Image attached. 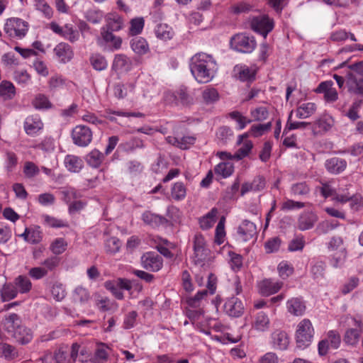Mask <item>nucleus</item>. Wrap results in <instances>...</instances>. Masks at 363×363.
<instances>
[{
  "label": "nucleus",
  "mask_w": 363,
  "mask_h": 363,
  "mask_svg": "<svg viewBox=\"0 0 363 363\" xmlns=\"http://www.w3.org/2000/svg\"><path fill=\"white\" fill-rule=\"evenodd\" d=\"M64 164L70 172L78 173L84 166L83 160L75 155H68L65 157Z\"/></svg>",
  "instance_id": "nucleus-35"
},
{
  "label": "nucleus",
  "mask_w": 363,
  "mask_h": 363,
  "mask_svg": "<svg viewBox=\"0 0 363 363\" xmlns=\"http://www.w3.org/2000/svg\"><path fill=\"white\" fill-rule=\"evenodd\" d=\"M16 95V88L13 83L9 81H2L0 84V96L4 100H10Z\"/></svg>",
  "instance_id": "nucleus-49"
},
{
  "label": "nucleus",
  "mask_w": 363,
  "mask_h": 363,
  "mask_svg": "<svg viewBox=\"0 0 363 363\" xmlns=\"http://www.w3.org/2000/svg\"><path fill=\"white\" fill-rule=\"evenodd\" d=\"M53 52L57 60L62 64L71 61L74 57L72 47L66 43H60L54 48Z\"/></svg>",
  "instance_id": "nucleus-13"
},
{
  "label": "nucleus",
  "mask_w": 363,
  "mask_h": 363,
  "mask_svg": "<svg viewBox=\"0 0 363 363\" xmlns=\"http://www.w3.org/2000/svg\"><path fill=\"white\" fill-rule=\"evenodd\" d=\"M86 163L93 168L100 167L104 160V155L97 149L92 150L85 157Z\"/></svg>",
  "instance_id": "nucleus-47"
},
{
  "label": "nucleus",
  "mask_w": 363,
  "mask_h": 363,
  "mask_svg": "<svg viewBox=\"0 0 363 363\" xmlns=\"http://www.w3.org/2000/svg\"><path fill=\"white\" fill-rule=\"evenodd\" d=\"M234 72L242 82L252 81L255 78V71L245 65H238L234 67Z\"/></svg>",
  "instance_id": "nucleus-37"
},
{
  "label": "nucleus",
  "mask_w": 363,
  "mask_h": 363,
  "mask_svg": "<svg viewBox=\"0 0 363 363\" xmlns=\"http://www.w3.org/2000/svg\"><path fill=\"white\" fill-rule=\"evenodd\" d=\"M138 313L135 311H131L124 315L123 328L125 330H130L138 324Z\"/></svg>",
  "instance_id": "nucleus-57"
},
{
  "label": "nucleus",
  "mask_w": 363,
  "mask_h": 363,
  "mask_svg": "<svg viewBox=\"0 0 363 363\" xmlns=\"http://www.w3.org/2000/svg\"><path fill=\"white\" fill-rule=\"evenodd\" d=\"M259 291L262 296H268L277 293L283 286V282L272 279H266L259 283Z\"/></svg>",
  "instance_id": "nucleus-17"
},
{
  "label": "nucleus",
  "mask_w": 363,
  "mask_h": 363,
  "mask_svg": "<svg viewBox=\"0 0 363 363\" xmlns=\"http://www.w3.org/2000/svg\"><path fill=\"white\" fill-rule=\"evenodd\" d=\"M224 311L229 316L238 318L244 313V306L238 298L232 296L224 303Z\"/></svg>",
  "instance_id": "nucleus-15"
},
{
  "label": "nucleus",
  "mask_w": 363,
  "mask_h": 363,
  "mask_svg": "<svg viewBox=\"0 0 363 363\" xmlns=\"http://www.w3.org/2000/svg\"><path fill=\"white\" fill-rule=\"evenodd\" d=\"M352 325L354 328L345 330L343 341L348 346L356 347L359 342L363 331V322L359 319L353 318H352Z\"/></svg>",
  "instance_id": "nucleus-8"
},
{
  "label": "nucleus",
  "mask_w": 363,
  "mask_h": 363,
  "mask_svg": "<svg viewBox=\"0 0 363 363\" xmlns=\"http://www.w3.org/2000/svg\"><path fill=\"white\" fill-rule=\"evenodd\" d=\"M247 138L248 135L247 133L238 136L237 145H241V147L235 152L236 160H240L246 157L251 152L253 144Z\"/></svg>",
  "instance_id": "nucleus-21"
},
{
  "label": "nucleus",
  "mask_w": 363,
  "mask_h": 363,
  "mask_svg": "<svg viewBox=\"0 0 363 363\" xmlns=\"http://www.w3.org/2000/svg\"><path fill=\"white\" fill-rule=\"evenodd\" d=\"M325 166L330 173L337 174L345 169L347 162L339 157H333L326 160Z\"/></svg>",
  "instance_id": "nucleus-32"
},
{
  "label": "nucleus",
  "mask_w": 363,
  "mask_h": 363,
  "mask_svg": "<svg viewBox=\"0 0 363 363\" xmlns=\"http://www.w3.org/2000/svg\"><path fill=\"white\" fill-rule=\"evenodd\" d=\"M272 343L274 349L284 350L289 345V337L285 331L276 330L272 333Z\"/></svg>",
  "instance_id": "nucleus-25"
},
{
  "label": "nucleus",
  "mask_w": 363,
  "mask_h": 363,
  "mask_svg": "<svg viewBox=\"0 0 363 363\" xmlns=\"http://www.w3.org/2000/svg\"><path fill=\"white\" fill-rule=\"evenodd\" d=\"M207 289L199 291L195 296L190 298L188 301L189 305L191 307L197 308L200 307L201 301L203 300L208 294V291L211 294H213L216 290V277L213 274H210L208 277Z\"/></svg>",
  "instance_id": "nucleus-10"
},
{
  "label": "nucleus",
  "mask_w": 363,
  "mask_h": 363,
  "mask_svg": "<svg viewBox=\"0 0 363 363\" xmlns=\"http://www.w3.org/2000/svg\"><path fill=\"white\" fill-rule=\"evenodd\" d=\"M13 284L20 294H28L32 289V283L28 277L19 275L15 278Z\"/></svg>",
  "instance_id": "nucleus-42"
},
{
  "label": "nucleus",
  "mask_w": 363,
  "mask_h": 363,
  "mask_svg": "<svg viewBox=\"0 0 363 363\" xmlns=\"http://www.w3.org/2000/svg\"><path fill=\"white\" fill-rule=\"evenodd\" d=\"M333 84L334 83L331 80L322 82L316 88L315 92L323 93L326 102H335L338 99V93L337 90L333 87Z\"/></svg>",
  "instance_id": "nucleus-14"
},
{
  "label": "nucleus",
  "mask_w": 363,
  "mask_h": 363,
  "mask_svg": "<svg viewBox=\"0 0 363 363\" xmlns=\"http://www.w3.org/2000/svg\"><path fill=\"white\" fill-rule=\"evenodd\" d=\"M229 117L235 121L237 123V128L238 130L244 129L247 124L252 122V120L248 119L247 117L244 116L240 112L238 111H232L229 113Z\"/></svg>",
  "instance_id": "nucleus-58"
},
{
  "label": "nucleus",
  "mask_w": 363,
  "mask_h": 363,
  "mask_svg": "<svg viewBox=\"0 0 363 363\" xmlns=\"http://www.w3.org/2000/svg\"><path fill=\"white\" fill-rule=\"evenodd\" d=\"M225 218L223 216L220 218L216 228L214 242L218 245L224 243L225 240L226 233L225 230Z\"/></svg>",
  "instance_id": "nucleus-52"
},
{
  "label": "nucleus",
  "mask_w": 363,
  "mask_h": 363,
  "mask_svg": "<svg viewBox=\"0 0 363 363\" xmlns=\"http://www.w3.org/2000/svg\"><path fill=\"white\" fill-rule=\"evenodd\" d=\"M141 264L147 270L157 272L162 267L163 260L157 253L147 252L142 256Z\"/></svg>",
  "instance_id": "nucleus-11"
},
{
  "label": "nucleus",
  "mask_w": 363,
  "mask_h": 363,
  "mask_svg": "<svg viewBox=\"0 0 363 363\" xmlns=\"http://www.w3.org/2000/svg\"><path fill=\"white\" fill-rule=\"evenodd\" d=\"M256 40L252 35L239 33L231 38V48L240 52L251 53L256 48Z\"/></svg>",
  "instance_id": "nucleus-3"
},
{
  "label": "nucleus",
  "mask_w": 363,
  "mask_h": 363,
  "mask_svg": "<svg viewBox=\"0 0 363 363\" xmlns=\"http://www.w3.org/2000/svg\"><path fill=\"white\" fill-rule=\"evenodd\" d=\"M101 35L103 40L111 47V50H118L121 48V38L115 35L113 32L106 30L105 27L101 28Z\"/></svg>",
  "instance_id": "nucleus-30"
},
{
  "label": "nucleus",
  "mask_w": 363,
  "mask_h": 363,
  "mask_svg": "<svg viewBox=\"0 0 363 363\" xmlns=\"http://www.w3.org/2000/svg\"><path fill=\"white\" fill-rule=\"evenodd\" d=\"M266 182L262 176H257L251 182H245L242 184L240 191L241 196L250 191H260L265 188Z\"/></svg>",
  "instance_id": "nucleus-26"
},
{
  "label": "nucleus",
  "mask_w": 363,
  "mask_h": 363,
  "mask_svg": "<svg viewBox=\"0 0 363 363\" xmlns=\"http://www.w3.org/2000/svg\"><path fill=\"white\" fill-rule=\"evenodd\" d=\"M62 37L72 43H74L79 40V33L77 30L74 28L72 24H66L64 26Z\"/></svg>",
  "instance_id": "nucleus-62"
},
{
  "label": "nucleus",
  "mask_w": 363,
  "mask_h": 363,
  "mask_svg": "<svg viewBox=\"0 0 363 363\" xmlns=\"http://www.w3.org/2000/svg\"><path fill=\"white\" fill-rule=\"evenodd\" d=\"M43 123L38 114L27 116L23 123L26 133L32 137L38 135L43 129Z\"/></svg>",
  "instance_id": "nucleus-12"
},
{
  "label": "nucleus",
  "mask_w": 363,
  "mask_h": 363,
  "mask_svg": "<svg viewBox=\"0 0 363 363\" xmlns=\"http://www.w3.org/2000/svg\"><path fill=\"white\" fill-rule=\"evenodd\" d=\"M31 104L38 111H47L52 108V104L49 97L41 93L34 96Z\"/></svg>",
  "instance_id": "nucleus-36"
},
{
  "label": "nucleus",
  "mask_w": 363,
  "mask_h": 363,
  "mask_svg": "<svg viewBox=\"0 0 363 363\" xmlns=\"http://www.w3.org/2000/svg\"><path fill=\"white\" fill-rule=\"evenodd\" d=\"M326 338L318 344V351L320 356L328 354L330 348L337 350L341 345V337L337 330H331L327 333Z\"/></svg>",
  "instance_id": "nucleus-5"
},
{
  "label": "nucleus",
  "mask_w": 363,
  "mask_h": 363,
  "mask_svg": "<svg viewBox=\"0 0 363 363\" xmlns=\"http://www.w3.org/2000/svg\"><path fill=\"white\" fill-rule=\"evenodd\" d=\"M250 26L255 32L266 38L268 33L273 30L274 24L272 18L263 14L253 16L250 20Z\"/></svg>",
  "instance_id": "nucleus-7"
},
{
  "label": "nucleus",
  "mask_w": 363,
  "mask_h": 363,
  "mask_svg": "<svg viewBox=\"0 0 363 363\" xmlns=\"http://www.w3.org/2000/svg\"><path fill=\"white\" fill-rule=\"evenodd\" d=\"M193 242V262L195 264L203 265L209 254V250L206 247L205 239L201 234H196Z\"/></svg>",
  "instance_id": "nucleus-6"
},
{
  "label": "nucleus",
  "mask_w": 363,
  "mask_h": 363,
  "mask_svg": "<svg viewBox=\"0 0 363 363\" xmlns=\"http://www.w3.org/2000/svg\"><path fill=\"white\" fill-rule=\"evenodd\" d=\"M270 320L263 311L258 312L254 317L252 328L258 332H265L269 330Z\"/></svg>",
  "instance_id": "nucleus-29"
},
{
  "label": "nucleus",
  "mask_w": 363,
  "mask_h": 363,
  "mask_svg": "<svg viewBox=\"0 0 363 363\" xmlns=\"http://www.w3.org/2000/svg\"><path fill=\"white\" fill-rule=\"evenodd\" d=\"M0 352L1 355L8 361L13 360L19 357L17 349L9 344H0Z\"/></svg>",
  "instance_id": "nucleus-50"
},
{
  "label": "nucleus",
  "mask_w": 363,
  "mask_h": 363,
  "mask_svg": "<svg viewBox=\"0 0 363 363\" xmlns=\"http://www.w3.org/2000/svg\"><path fill=\"white\" fill-rule=\"evenodd\" d=\"M133 68V62L130 58L123 54L115 55L112 64V69L118 72H129Z\"/></svg>",
  "instance_id": "nucleus-28"
},
{
  "label": "nucleus",
  "mask_w": 363,
  "mask_h": 363,
  "mask_svg": "<svg viewBox=\"0 0 363 363\" xmlns=\"http://www.w3.org/2000/svg\"><path fill=\"white\" fill-rule=\"evenodd\" d=\"M104 15L103 11L96 9H90L84 13V18L93 24H98L101 22Z\"/></svg>",
  "instance_id": "nucleus-60"
},
{
  "label": "nucleus",
  "mask_w": 363,
  "mask_h": 363,
  "mask_svg": "<svg viewBox=\"0 0 363 363\" xmlns=\"http://www.w3.org/2000/svg\"><path fill=\"white\" fill-rule=\"evenodd\" d=\"M154 32L157 38L163 41L169 40L174 35L173 28L167 23L157 24L154 29Z\"/></svg>",
  "instance_id": "nucleus-34"
},
{
  "label": "nucleus",
  "mask_w": 363,
  "mask_h": 363,
  "mask_svg": "<svg viewBox=\"0 0 363 363\" xmlns=\"http://www.w3.org/2000/svg\"><path fill=\"white\" fill-rule=\"evenodd\" d=\"M145 26V20L143 17H136L130 20L129 35L134 36L140 34Z\"/></svg>",
  "instance_id": "nucleus-56"
},
{
  "label": "nucleus",
  "mask_w": 363,
  "mask_h": 363,
  "mask_svg": "<svg viewBox=\"0 0 363 363\" xmlns=\"http://www.w3.org/2000/svg\"><path fill=\"white\" fill-rule=\"evenodd\" d=\"M13 79L17 84L24 87L27 86L30 80V75L26 69H17L13 72Z\"/></svg>",
  "instance_id": "nucleus-61"
},
{
  "label": "nucleus",
  "mask_w": 363,
  "mask_h": 363,
  "mask_svg": "<svg viewBox=\"0 0 363 363\" xmlns=\"http://www.w3.org/2000/svg\"><path fill=\"white\" fill-rule=\"evenodd\" d=\"M316 105L313 102L303 103L296 109V116L298 118H307L312 116L316 111Z\"/></svg>",
  "instance_id": "nucleus-43"
},
{
  "label": "nucleus",
  "mask_w": 363,
  "mask_h": 363,
  "mask_svg": "<svg viewBox=\"0 0 363 363\" xmlns=\"http://www.w3.org/2000/svg\"><path fill=\"white\" fill-rule=\"evenodd\" d=\"M310 191L311 188L306 182L294 183L290 186V194L293 196L305 197Z\"/></svg>",
  "instance_id": "nucleus-40"
},
{
  "label": "nucleus",
  "mask_w": 363,
  "mask_h": 363,
  "mask_svg": "<svg viewBox=\"0 0 363 363\" xmlns=\"http://www.w3.org/2000/svg\"><path fill=\"white\" fill-rule=\"evenodd\" d=\"M71 355L75 362L84 363L90 359L91 352L86 346L74 342L71 346Z\"/></svg>",
  "instance_id": "nucleus-27"
},
{
  "label": "nucleus",
  "mask_w": 363,
  "mask_h": 363,
  "mask_svg": "<svg viewBox=\"0 0 363 363\" xmlns=\"http://www.w3.org/2000/svg\"><path fill=\"white\" fill-rule=\"evenodd\" d=\"M18 292L13 283L5 284L1 290V297L3 301L15 298Z\"/></svg>",
  "instance_id": "nucleus-53"
},
{
  "label": "nucleus",
  "mask_w": 363,
  "mask_h": 363,
  "mask_svg": "<svg viewBox=\"0 0 363 363\" xmlns=\"http://www.w3.org/2000/svg\"><path fill=\"white\" fill-rule=\"evenodd\" d=\"M186 196V188L182 182L174 183L171 187V197L176 201H183Z\"/></svg>",
  "instance_id": "nucleus-48"
},
{
  "label": "nucleus",
  "mask_w": 363,
  "mask_h": 363,
  "mask_svg": "<svg viewBox=\"0 0 363 363\" xmlns=\"http://www.w3.org/2000/svg\"><path fill=\"white\" fill-rule=\"evenodd\" d=\"M237 233L243 241H247L257 234L256 225L250 220H244L238 226Z\"/></svg>",
  "instance_id": "nucleus-23"
},
{
  "label": "nucleus",
  "mask_w": 363,
  "mask_h": 363,
  "mask_svg": "<svg viewBox=\"0 0 363 363\" xmlns=\"http://www.w3.org/2000/svg\"><path fill=\"white\" fill-rule=\"evenodd\" d=\"M104 287L109 291L116 298L122 300L124 298V295L122 291H121L116 280H108L104 283Z\"/></svg>",
  "instance_id": "nucleus-63"
},
{
  "label": "nucleus",
  "mask_w": 363,
  "mask_h": 363,
  "mask_svg": "<svg viewBox=\"0 0 363 363\" xmlns=\"http://www.w3.org/2000/svg\"><path fill=\"white\" fill-rule=\"evenodd\" d=\"M28 30V23L18 18H9L4 25L5 33L11 38L21 39Z\"/></svg>",
  "instance_id": "nucleus-4"
},
{
  "label": "nucleus",
  "mask_w": 363,
  "mask_h": 363,
  "mask_svg": "<svg viewBox=\"0 0 363 363\" xmlns=\"http://www.w3.org/2000/svg\"><path fill=\"white\" fill-rule=\"evenodd\" d=\"M14 339L19 344L26 345L33 339V332L24 325H21L11 333Z\"/></svg>",
  "instance_id": "nucleus-31"
},
{
  "label": "nucleus",
  "mask_w": 363,
  "mask_h": 363,
  "mask_svg": "<svg viewBox=\"0 0 363 363\" xmlns=\"http://www.w3.org/2000/svg\"><path fill=\"white\" fill-rule=\"evenodd\" d=\"M325 263L320 259H313L311 263V274L315 280L324 278Z\"/></svg>",
  "instance_id": "nucleus-44"
},
{
  "label": "nucleus",
  "mask_w": 363,
  "mask_h": 363,
  "mask_svg": "<svg viewBox=\"0 0 363 363\" xmlns=\"http://www.w3.org/2000/svg\"><path fill=\"white\" fill-rule=\"evenodd\" d=\"M108 347L104 343H99L95 350L94 357L91 359L93 363H103L108 358L107 350Z\"/></svg>",
  "instance_id": "nucleus-51"
},
{
  "label": "nucleus",
  "mask_w": 363,
  "mask_h": 363,
  "mask_svg": "<svg viewBox=\"0 0 363 363\" xmlns=\"http://www.w3.org/2000/svg\"><path fill=\"white\" fill-rule=\"evenodd\" d=\"M143 141L139 138L133 137L130 140L123 142L119 145V148L125 152H132L136 149L144 147Z\"/></svg>",
  "instance_id": "nucleus-46"
},
{
  "label": "nucleus",
  "mask_w": 363,
  "mask_h": 363,
  "mask_svg": "<svg viewBox=\"0 0 363 363\" xmlns=\"http://www.w3.org/2000/svg\"><path fill=\"white\" fill-rule=\"evenodd\" d=\"M72 298L74 303L80 306H84L89 301L90 294L86 289L82 286H77L73 291Z\"/></svg>",
  "instance_id": "nucleus-45"
},
{
  "label": "nucleus",
  "mask_w": 363,
  "mask_h": 363,
  "mask_svg": "<svg viewBox=\"0 0 363 363\" xmlns=\"http://www.w3.org/2000/svg\"><path fill=\"white\" fill-rule=\"evenodd\" d=\"M218 210L212 208L208 213L199 219V225L202 230H208L213 227L216 221Z\"/></svg>",
  "instance_id": "nucleus-41"
},
{
  "label": "nucleus",
  "mask_w": 363,
  "mask_h": 363,
  "mask_svg": "<svg viewBox=\"0 0 363 363\" xmlns=\"http://www.w3.org/2000/svg\"><path fill=\"white\" fill-rule=\"evenodd\" d=\"M314 328L309 319L304 318L297 325L295 332L296 347L304 350L308 347L313 340Z\"/></svg>",
  "instance_id": "nucleus-2"
},
{
  "label": "nucleus",
  "mask_w": 363,
  "mask_h": 363,
  "mask_svg": "<svg viewBox=\"0 0 363 363\" xmlns=\"http://www.w3.org/2000/svg\"><path fill=\"white\" fill-rule=\"evenodd\" d=\"M130 47L133 51L139 55L147 54L149 50V45L147 40L142 37H135L130 40Z\"/></svg>",
  "instance_id": "nucleus-38"
},
{
  "label": "nucleus",
  "mask_w": 363,
  "mask_h": 363,
  "mask_svg": "<svg viewBox=\"0 0 363 363\" xmlns=\"http://www.w3.org/2000/svg\"><path fill=\"white\" fill-rule=\"evenodd\" d=\"M121 246V240L116 237L109 238L105 242V250L107 253H117L118 252H119Z\"/></svg>",
  "instance_id": "nucleus-64"
},
{
  "label": "nucleus",
  "mask_w": 363,
  "mask_h": 363,
  "mask_svg": "<svg viewBox=\"0 0 363 363\" xmlns=\"http://www.w3.org/2000/svg\"><path fill=\"white\" fill-rule=\"evenodd\" d=\"M191 73L199 83H208L216 76L218 64L214 57L206 52H198L189 61Z\"/></svg>",
  "instance_id": "nucleus-1"
},
{
  "label": "nucleus",
  "mask_w": 363,
  "mask_h": 363,
  "mask_svg": "<svg viewBox=\"0 0 363 363\" xmlns=\"http://www.w3.org/2000/svg\"><path fill=\"white\" fill-rule=\"evenodd\" d=\"M347 86L348 91L354 95L363 97V78L350 72L347 75Z\"/></svg>",
  "instance_id": "nucleus-19"
},
{
  "label": "nucleus",
  "mask_w": 363,
  "mask_h": 363,
  "mask_svg": "<svg viewBox=\"0 0 363 363\" xmlns=\"http://www.w3.org/2000/svg\"><path fill=\"white\" fill-rule=\"evenodd\" d=\"M65 196V201L69 203V213H74L83 209L86 205L82 201H74L72 202V199H77L79 196V193L74 188H69L63 191Z\"/></svg>",
  "instance_id": "nucleus-16"
},
{
  "label": "nucleus",
  "mask_w": 363,
  "mask_h": 363,
  "mask_svg": "<svg viewBox=\"0 0 363 363\" xmlns=\"http://www.w3.org/2000/svg\"><path fill=\"white\" fill-rule=\"evenodd\" d=\"M334 125L333 117L328 115L323 116L315 121L313 124L312 130L314 135H322L331 129Z\"/></svg>",
  "instance_id": "nucleus-22"
},
{
  "label": "nucleus",
  "mask_w": 363,
  "mask_h": 363,
  "mask_svg": "<svg viewBox=\"0 0 363 363\" xmlns=\"http://www.w3.org/2000/svg\"><path fill=\"white\" fill-rule=\"evenodd\" d=\"M92 67L96 71H102L107 68L108 62L101 54H93L89 59Z\"/></svg>",
  "instance_id": "nucleus-54"
},
{
  "label": "nucleus",
  "mask_w": 363,
  "mask_h": 363,
  "mask_svg": "<svg viewBox=\"0 0 363 363\" xmlns=\"http://www.w3.org/2000/svg\"><path fill=\"white\" fill-rule=\"evenodd\" d=\"M74 143L79 147H86L92 140V131L84 125H77L72 133Z\"/></svg>",
  "instance_id": "nucleus-9"
},
{
  "label": "nucleus",
  "mask_w": 363,
  "mask_h": 363,
  "mask_svg": "<svg viewBox=\"0 0 363 363\" xmlns=\"http://www.w3.org/2000/svg\"><path fill=\"white\" fill-rule=\"evenodd\" d=\"M141 218L146 225L152 228H159L160 227L166 226L169 222L165 217L154 213L150 211H145L142 214Z\"/></svg>",
  "instance_id": "nucleus-20"
},
{
  "label": "nucleus",
  "mask_w": 363,
  "mask_h": 363,
  "mask_svg": "<svg viewBox=\"0 0 363 363\" xmlns=\"http://www.w3.org/2000/svg\"><path fill=\"white\" fill-rule=\"evenodd\" d=\"M318 220V216L313 211H305L302 212L297 220V228L305 231L311 229Z\"/></svg>",
  "instance_id": "nucleus-18"
},
{
  "label": "nucleus",
  "mask_w": 363,
  "mask_h": 363,
  "mask_svg": "<svg viewBox=\"0 0 363 363\" xmlns=\"http://www.w3.org/2000/svg\"><path fill=\"white\" fill-rule=\"evenodd\" d=\"M277 271L279 273V276L282 279H286L289 276H291L294 273V268L293 265L288 261L283 260L278 264Z\"/></svg>",
  "instance_id": "nucleus-59"
},
{
  "label": "nucleus",
  "mask_w": 363,
  "mask_h": 363,
  "mask_svg": "<svg viewBox=\"0 0 363 363\" xmlns=\"http://www.w3.org/2000/svg\"><path fill=\"white\" fill-rule=\"evenodd\" d=\"M286 308L289 313L300 316L305 313L306 306L302 297H293L286 301Z\"/></svg>",
  "instance_id": "nucleus-24"
},
{
  "label": "nucleus",
  "mask_w": 363,
  "mask_h": 363,
  "mask_svg": "<svg viewBox=\"0 0 363 363\" xmlns=\"http://www.w3.org/2000/svg\"><path fill=\"white\" fill-rule=\"evenodd\" d=\"M234 164L230 161L221 162L216 164L214 167L216 174L220 176L222 178H228L234 172Z\"/></svg>",
  "instance_id": "nucleus-39"
},
{
  "label": "nucleus",
  "mask_w": 363,
  "mask_h": 363,
  "mask_svg": "<svg viewBox=\"0 0 363 363\" xmlns=\"http://www.w3.org/2000/svg\"><path fill=\"white\" fill-rule=\"evenodd\" d=\"M106 30L113 32L122 29L123 26V18L116 13H111L106 16Z\"/></svg>",
  "instance_id": "nucleus-33"
},
{
  "label": "nucleus",
  "mask_w": 363,
  "mask_h": 363,
  "mask_svg": "<svg viewBox=\"0 0 363 363\" xmlns=\"http://www.w3.org/2000/svg\"><path fill=\"white\" fill-rule=\"evenodd\" d=\"M21 320L16 313H11L5 318L4 326L9 333H13L17 327L21 326Z\"/></svg>",
  "instance_id": "nucleus-55"
}]
</instances>
